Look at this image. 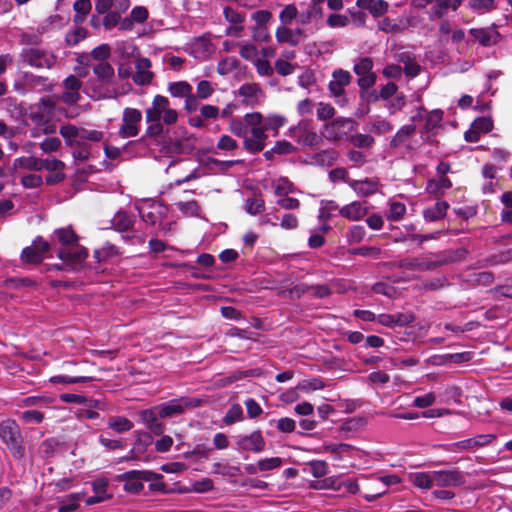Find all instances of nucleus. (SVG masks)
<instances>
[{
	"label": "nucleus",
	"instance_id": "obj_17",
	"mask_svg": "<svg viewBox=\"0 0 512 512\" xmlns=\"http://www.w3.org/2000/svg\"><path fill=\"white\" fill-rule=\"evenodd\" d=\"M496 439L495 434H480L473 438L465 439L454 444L455 450H474L492 443Z\"/></svg>",
	"mask_w": 512,
	"mask_h": 512
},
{
	"label": "nucleus",
	"instance_id": "obj_48",
	"mask_svg": "<svg viewBox=\"0 0 512 512\" xmlns=\"http://www.w3.org/2000/svg\"><path fill=\"white\" fill-rule=\"evenodd\" d=\"M230 131L244 139L245 135L248 133V124L245 117L243 119H233L230 123Z\"/></svg>",
	"mask_w": 512,
	"mask_h": 512
},
{
	"label": "nucleus",
	"instance_id": "obj_23",
	"mask_svg": "<svg viewBox=\"0 0 512 512\" xmlns=\"http://www.w3.org/2000/svg\"><path fill=\"white\" fill-rule=\"evenodd\" d=\"M303 35L301 29H290L286 25L279 26L276 30V39L279 43H288L292 46L299 44L300 39Z\"/></svg>",
	"mask_w": 512,
	"mask_h": 512
},
{
	"label": "nucleus",
	"instance_id": "obj_52",
	"mask_svg": "<svg viewBox=\"0 0 512 512\" xmlns=\"http://www.w3.org/2000/svg\"><path fill=\"white\" fill-rule=\"evenodd\" d=\"M298 16V10L294 5H287L279 14V19L283 25L290 24Z\"/></svg>",
	"mask_w": 512,
	"mask_h": 512
},
{
	"label": "nucleus",
	"instance_id": "obj_15",
	"mask_svg": "<svg viewBox=\"0 0 512 512\" xmlns=\"http://www.w3.org/2000/svg\"><path fill=\"white\" fill-rule=\"evenodd\" d=\"M198 403L197 400L174 399L158 405V414L160 418L171 417L183 413L188 407L197 406Z\"/></svg>",
	"mask_w": 512,
	"mask_h": 512
},
{
	"label": "nucleus",
	"instance_id": "obj_54",
	"mask_svg": "<svg viewBox=\"0 0 512 512\" xmlns=\"http://www.w3.org/2000/svg\"><path fill=\"white\" fill-rule=\"evenodd\" d=\"M282 462L279 457L264 458L258 461V468H260V471H270L279 468Z\"/></svg>",
	"mask_w": 512,
	"mask_h": 512
},
{
	"label": "nucleus",
	"instance_id": "obj_26",
	"mask_svg": "<svg viewBox=\"0 0 512 512\" xmlns=\"http://www.w3.org/2000/svg\"><path fill=\"white\" fill-rule=\"evenodd\" d=\"M139 213L145 222L154 225L161 219L163 207L158 203L146 204L139 208Z\"/></svg>",
	"mask_w": 512,
	"mask_h": 512
},
{
	"label": "nucleus",
	"instance_id": "obj_25",
	"mask_svg": "<svg viewBox=\"0 0 512 512\" xmlns=\"http://www.w3.org/2000/svg\"><path fill=\"white\" fill-rule=\"evenodd\" d=\"M54 238L61 245L60 249H70L78 244V237L71 227L56 229L54 231Z\"/></svg>",
	"mask_w": 512,
	"mask_h": 512
},
{
	"label": "nucleus",
	"instance_id": "obj_29",
	"mask_svg": "<svg viewBox=\"0 0 512 512\" xmlns=\"http://www.w3.org/2000/svg\"><path fill=\"white\" fill-rule=\"evenodd\" d=\"M60 134L68 146L74 147L81 144V128L74 125H65L60 128Z\"/></svg>",
	"mask_w": 512,
	"mask_h": 512
},
{
	"label": "nucleus",
	"instance_id": "obj_47",
	"mask_svg": "<svg viewBox=\"0 0 512 512\" xmlns=\"http://www.w3.org/2000/svg\"><path fill=\"white\" fill-rule=\"evenodd\" d=\"M307 469L315 478H321L327 474V464L321 460L309 462Z\"/></svg>",
	"mask_w": 512,
	"mask_h": 512
},
{
	"label": "nucleus",
	"instance_id": "obj_1",
	"mask_svg": "<svg viewBox=\"0 0 512 512\" xmlns=\"http://www.w3.org/2000/svg\"><path fill=\"white\" fill-rule=\"evenodd\" d=\"M245 120L248 124V133L243 139L244 148L251 153L262 151L268 138L263 126L262 114L259 112L248 113L245 115Z\"/></svg>",
	"mask_w": 512,
	"mask_h": 512
},
{
	"label": "nucleus",
	"instance_id": "obj_55",
	"mask_svg": "<svg viewBox=\"0 0 512 512\" xmlns=\"http://www.w3.org/2000/svg\"><path fill=\"white\" fill-rule=\"evenodd\" d=\"M21 256L22 260L27 263H38L43 259L41 252H38L33 245L25 248Z\"/></svg>",
	"mask_w": 512,
	"mask_h": 512
},
{
	"label": "nucleus",
	"instance_id": "obj_35",
	"mask_svg": "<svg viewBox=\"0 0 512 512\" xmlns=\"http://www.w3.org/2000/svg\"><path fill=\"white\" fill-rule=\"evenodd\" d=\"M168 91L173 97H187L192 92V86L186 81H178L170 83Z\"/></svg>",
	"mask_w": 512,
	"mask_h": 512
},
{
	"label": "nucleus",
	"instance_id": "obj_61",
	"mask_svg": "<svg viewBox=\"0 0 512 512\" xmlns=\"http://www.w3.org/2000/svg\"><path fill=\"white\" fill-rule=\"evenodd\" d=\"M86 37V30L84 28H76L66 34V42L68 45H76Z\"/></svg>",
	"mask_w": 512,
	"mask_h": 512
},
{
	"label": "nucleus",
	"instance_id": "obj_27",
	"mask_svg": "<svg viewBox=\"0 0 512 512\" xmlns=\"http://www.w3.org/2000/svg\"><path fill=\"white\" fill-rule=\"evenodd\" d=\"M408 480L419 489L428 490L434 486L432 472H412L408 474Z\"/></svg>",
	"mask_w": 512,
	"mask_h": 512
},
{
	"label": "nucleus",
	"instance_id": "obj_8",
	"mask_svg": "<svg viewBox=\"0 0 512 512\" xmlns=\"http://www.w3.org/2000/svg\"><path fill=\"white\" fill-rule=\"evenodd\" d=\"M87 255V250L78 244L70 249H59L57 256L62 261V266H56V268L75 270L82 265Z\"/></svg>",
	"mask_w": 512,
	"mask_h": 512
},
{
	"label": "nucleus",
	"instance_id": "obj_5",
	"mask_svg": "<svg viewBox=\"0 0 512 512\" xmlns=\"http://www.w3.org/2000/svg\"><path fill=\"white\" fill-rule=\"evenodd\" d=\"M0 438L8 445L14 457L21 458L24 456L20 430L15 421L6 419L0 423Z\"/></svg>",
	"mask_w": 512,
	"mask_h": 512
},
{
	"label": "nucleus",
	"instance_id": "obj_22",
	"mask_svg": "<svg viewBox=\"0 0 512 512\" xmlns=\"http://www.w3.org/2000/svg\"><path fill=\"white\" fill-rule=\"evenodd\" d=\"M151 61L148 58L142 57L136 61V73L133 80L137 85H147L153 78V73L150 71Z\"/></svg>",
	"mask_w": 512,
	"mask_h": 512
},
{
	"label": "nucleus",
	"instance_id": "obj_4",
	"mask_svg": "<svg viewBox=\"0 0 512 512\" xmlns=\"http://www.w3.org/2000/svg\"><path fill=\"white\" fill-rule=\"evenodd\" d=\"M55 115V101L51 98H43L37 105L36 111L32 112V118L39 126L32 131V136L37 137L41 133L51 134L56 126L49 123V119Z\"/></svg>",
	"mask_w": 512,
	"mask_h": 512
},
{
	"label": "nucleus",
	"instance_id": "obj_2",
	"mask_svg": "<svg viewBox=\"0 0 512 512\" xmlns=\"http://www.w3.org/2000/svg\"><path fill=\"white\" fill-rule=\"evenodd\" d=\"M338 210L339 215L349 221H359L363 219L369 212V206L367 201L355 200L341 208H338L337 204L333 201L322 202L319 218L321 220H327L330 218L333 211Z\"/></svg>",
	"mask_w": 512,
	"mask_h": 512
},
{
	"label": "nucleus",
	"instance_id": "obj_14",
	"mask_svg": "<svg viewBox=\"0 0 512 512\" xmlns=\"http://www.w3.org/2000/svg\"><path fill=\"white\" fill-rule=\"evenodd\" d=\"M237 449L240 451L260 453L264 450L266 442L260 431H253L249 435L237 437Z\"/></svg>",
	"mask_w": 512,
	"mask_h": 512
},
{
	"label": "nucleus",
	"instance_id": "obj_34",
	"mask_svg": "<svg viewBox=\"0 0 512 512\" xmlns=\"http://www.w3.org/2000/svg\"><path fill=\"white\" fill-rule=\"evenodd\" d=\"M108 427L117 433H124L133 428V423L123 416H114L109 418Z\"/></svg>",
	"mask_w": 512,
	"mask_h": 512
},
{
	"label": "nucleus",
	"instance_id": "obj_51",
	"mask_svg": "<svg viewBox=\"0 0 512 512\" xmlns=\"http://www.w3.org/2000/svg\"><path fill=\"white\" fill-rule=\"evenodd\" d=\"M148 127L146 129V135L149 137H160L165 133L166 124L160 121H146Z\"/></svg>",
	"mask_w": 512,
	"mask_h": 512
},
{
	"label": "nucleus",
	"instance_id": "obj_45",
	"mask_svg": "<svg viewBox=\"0 0 512 512\" xmlns=\"http://www.w3.org/2000/svg\"><path fill=\"white\" fill-rule=\"evenodd\" d=\"M415 132V125L409 124L401 127L396 135L393 137L391 144L393 146H398L402 142H404L407 138H409Z\"/></svg>",
	"mask_w": 512,
	"mask_h": 512
},
{
	"label": "nucleus",
	"instance_id": "obj_16",
	"mask_svg": "<svg viewBox=\"0 0 512 512\" xmlns=\"http://www.w3.org/2000/svg\"><path fill=\"white\" fill-rule=\"evenodd\" d=\"M433 484L439 487L459 486L463 483V477L456 470L432 471Z\"/></svg>",
	"mask_w": 512,
	"mask_h": 512
},
{
	"label": "nucleus",
	"instance_id": "obj_42",
	"mask_svg": "<svg viewBox=\"0 0 512 512\" xmlns=\"http://www.w3.org/2000/svg\"><path fill=\"white\" fill-rule=\"evenodd\" d=\"M469 8L478 14H484L495 8L494 0H470Z\"/></svg>",
	"mask_w": 512,
	"mask_h": 512
},
{
	"label": "nucleus",
	"instance_id": "obj_50",
	"mask_svg": "<svg viewBox=\"0 0 512 512\" xmlns=\"http://www.w3.org/2000/svg\"><path fill=\"white\" fill-rule=\"evenodd\" d=\"M178 209L186 216H196L198 215L199 206L196 201H180L175 204Z\"/></svg>",
	"mask_w": 512,
	"mask_h": 512
},
{
	"label": "nucleus",
	"instance_id": "obj_12",
	"mask_svg": "<svg viewBox=\"0 0 512 512\" xmlns=\"http://www.w3.org/2000/svg\"><path fill=\"white\" fill-rule=\"evenodd\" d=\"M351 75L348 71L339 69L333 72V79L329 83L331 94L336 97V103L344 106L347 99L344 95V88L350 83Z\"/></svg>",
	"mask_w": 512,
	"mask_h": 512
},
{
	"label": "nucleus",
	"instance_id": "obj_39",
	"mask_svg": "<svg viewBox=\"0 0 512 512\" xmlns=\"http://www.w3.org/2000/svg\"><path fill=\"white\" fill-rule=\"evenodd\" d=\"M93 380L89 376H67V375H56L50 378V382L53 384H76V383H88Z\"/></svg>",
	"mask_w": 512,
	"mask_h": 512
},
{
	"label": "nucleus",
	"instance_id": "obj_32",
	"mask_svg": "<svg viewBox=\"0 0 512 512\" xmlns=\"http://www.w3.org/2000/svg\"><path fill=\"white\" fill-rule=\"evenodd\" d=\"M406 205L402 202L390 200L386 217L390 221H399L406 214Z\"/></svg>",
	"mask_w": 512,
	"mask_h": 512
},
{
	"label": "nucleus",
	"instance_id": "obj_21",
	"mask_svg": "<svg viewBox=\"0 0 512 512\" xmlns=\"http://www.w3.org/2000/svg\"><path fill=\"white\" fill-rule=\"evenodd\" d=\"M191 50L195 58L207 59L214 53L215 47L209 37L202 36L193 41Z\"/></svg>",
	"mask_w": 512,
	"mask_h": 512
},
{
	"label": "nucleus",
	"instance_id": "obj_56",
	"mask_svg": "<svg viewBox=\"0 0 512 512\" xmlns=\"http://www.w3.org/2000/svg\"><path fill=\"white\" fill-rule=\"evenodd\" d=\"M349 18L342 14H331L327 18V25L330 28H343L349 24Z\"/></svg>",
	"mask_w": 512,
	"mask_h": 512
},
{
	"label": "nucleus",
	"instance_id": "obj_24",
	"mask_svg": "<svg viewBox=\"0 0 512 512\" xmlns=\"http://www.w3.org/2000/svg\"><path fill=\"white\" fill-rule=\"evenodd\" d=\"M108 483L107 478H97L92 484L94 495L86 499V504L92 505L110 498V494L107 492Z\"/></svg>",
	"mask_w": 512,
	"mask_h": 512
},
{
	"label": "nucleus",
	"instance_id": "obj_64",
	"mask_svg": "<svg viewBox=\"0 0 512 512\" xmlns=\"http://www.w3.org/2000/svg\"><path fill=\"white\" fill-rule=\"evenodd\" d=\"M471 125L474 127V129L480 132V134L489 132L493 127L491 119L487 117L477 118Z\"/></svg>",
	"mask_w": 512,
	"mask_h": 512
},
{
	"label": "nucleus",
	"instance_id": "obj_19",
	"mask_svg": "<svg viewBox=\"0 0 512 512\" xmlns=\"http://www.w3.org/2000/svg\"><path fill=\"white\" fill-rule=\"evenodd\" d=\"M470 34L485 47L495 45L500 40V33L495 29L494 26L471 29Z\"/></svg>",
	"mask_w": 512,
	"mask_h": 512
},
{
	"label": "nucleus",
	"instance_id": "obj_3",
	"mask_svg": "<svg viewBox=\"0 0 512 512\" xmlns=\"http://www.w3.org/2000/svg\"><path fill=\"white\" fill-rule=\"evenodd\" d=\"M178 112L171 107L167 97L154 96L151 105L145 111L146 121H160L166 126H172L178 121Z\"/></svg>",
	"mask_w": 512,
	"mask_h": 512
},
{
	"label": "nucleus",
	"instance_id": "obj_30",
	"mask_svg": "<svg viewBox=\"0 0 512 512\" xmlns=\"http://www.w3.org/2000/svg\"><path fill=\"white\" fill-rule=\"evenodd\" d=\"M133 223L134 217L124 211L117 212L111 220L112 228L117 231H127Z\"/></svg>",
	"mask_w": 512,
	"mask_h": 512
},
{
	"label": "nucleus",
	"instance_id": "obj_9",
	"mask_svg": "<svg viewBox=\"0 0 512 512\" xmlns=\"http://www.w3.org/2000/svg\"><path fill=\"white\" fill-rule=\"evenodd\" d=\"M142 113L135 108H125L122 116V124L119 128V135L122 138L135 137L140 132Z\"/></svg>",
	"mask_w": 512,
	"mask_h": 512
},
{
	"label": "nucleus",
	"instance_id": "obj_40",
	"mask_svg": "<svg viewBox=\"0 0 512 512\" xmlns=\"http://www.w3.org/2000/svg\"><path fill=\"white\" fill-rule=\"evenodd\" d=\"M91 7V2L89 0H76L74 3V10L76 12L74 21L76 23H82L91 11Z\"/></svg>",
	"mask_w": 512,
	"mask_h": 512
},
{
	"label": "nucleus",
	"instance_id": "obj_43",
	"mask_svg": "<svg viewBox=\"0 0 512 512\" xmlns=\"http://www.w3.org/2000/svg\"><path fill=\"white\" fill-rule=\"evenodd\" d=\"M81 494H70L65 500H63L58 508V512H71L78 508L79 501L81 500Z\"/></svg>",
	"mask_w": 512,
	"mask_h": 512
},
{
	"label": "nucleus",
	"instance_id": "obj_33",
	"mask_svg": "<svg viewBox=\"0 0 512 512\" xmlns=\"http://www.w3.org/2000/svg\"><path fill=\"white\" fill-rule=\"evenodd\" d=\"M449 205L445 201H438L434 207L428 208L424 211V217L428 221H436L445 216Z\"/></svg>",
	"mask_w": 512,
	"mask_h": 512
},
{
	"label": "nucleus",
	"instance_id": "obj_41",
	"mask_svg": "<svg viewBox=\"0 0 512 512\" xmlns=\"http://www.w3.org/2000/svg\"><path fill=\"white\" fill-rule=\"evenodd\" d=\"M392 125L387 120L377 117L373 119L367 126V129L376 134H385L392 130Z\"/></svg>",
	"mask_w": 512,
	"mask_h": 512
},
{
	"label": "nucleus",
	"instance_id": "obj_37",
	"mask_svg": "<svg viewBox=\"0 0 512 512\" xmlns=\"http://www.w3.org/2000/svg\"><path fill=\"white\" fill-rule=\"evenodd\" d=\"M452 186L451 181L447 177H440L439 180H430L427 183V191L431 194H442Z\"/></svg>",
	"mask_w": 512,
	"mask_h": 512
},
{
	"label": "nucleus",
	"instance_id": "obj_58",
	"mask_svg": "<svg viewBox=\"0 0 512 512\" xmlns=\"http://www.w3.org/2000/svg\"><path fill=\"white\" fill-rule=\"evenodd\" d=\"M17 162L19 163L20 167L27 168L29 170L33 171H40L42 170V159L34 158V157H27V158H20L17 159Z\"/></svg>",
	"mask_w": 512,
	"mask_h": 512
},
{
	"label": "nucleus",
	"instance_id": "obj_49",
	"mask_svg": "<svg viewBox=\"0 0 512 512\" xmlns=\"http://www.w3.org/2000/svg\"><path fill=\"white\" fill-rule=\"evenodd\" d=\"M323 387H324L323 381L321 379L314 378V379H306V380L301 381L298 384L297 389L304 391V392H311V391L320 390Z\"/></svg>",
	"mask_w": 512,
	"mask_h": 512
},
{
	"label": "nucleus",
	"instance_id": "obj_57",
	"mask_svg": "<svg viewBox=\"0 0 512 512\" xmlns=\"http://www.w3.org/2000/svg\"><path fill=\"white\" fill-rule=\"evenodd\" d=\"M103 139V132L98 130H89L81 128V144H86L87 141L99 142Z\"/></svg>",
	"mask_w": 512,
	"mask_h": 512
},
{
	"label": "nucleus",
	"instance_id": "obj_63",
	"mask_svg": "<svg viewBox=\"0 0 512 512\" xmlns=\"http://www.w3.org/2000/svg\"><path fill=\"white\" fill-rule=\"evenodd\" d=\"M61 146V141L57 137H48L40 144L41 149L45 153L57 151Z\"/></svg>",
	"mask_w": 512,
	"mask_h": 512
},
{
	"label": "nucleus",
	"instance_id": "obj_46",
	"mask_svg": "<svg viewBox=\"0 0 512 512\" xmlns=\"http://www.w3.org/2000/svg\"><path fill=\"white\" fill-rule=\"evenodd\" d=\"M238 66V60L234 57H227L221 60L217 66V72L221 75H228Z\"/></svg>",
	"mask_w": 512,
	"mask_h": 512
},
{
	"label": "nucleus",
	"instance_id": "obj_36",
	"mask_svg": "<svg viewBox=\"0 0 512 512\" xmlns=\"http://www.w3.org/2000/svg\"><path fill=\"white\" fill-rule=\"evenodd\" d=\"M272 186L274 188L275 194L278 196H285L294 192L293 183L290 182L286 177H279L274 179Z\"/></svg>",
	"mask_w": 512,
	"mask_h": 512
},
{
	"label": "nucleus",
	"instance_id": "obj_59",
	"mask_svg": "<svg viewBox=\"0 0 512 512\" xmlns=\"http://www.w3.org/2000/svg\"><path fill=\"white\" fill-rule=\"evenodd\" d=\"M94 73L102 80H108L113 75V68L107 62H100L94 67Z\"/></svg>",
	"mask_w": 512,
	"mask_h": 512
},
{
	"label": "nucleus",
	"instance_id": "obj_38",
	"mask_svg": "<svg viewBox=\"0 0 512 512\" xmlns=\"http://www.w3.org/2000/svg\"><path fill=\"white\" fill-rule=\"evenodd\" d=\"M287 122V119L279 114H269L265 118L263 117V126L265 130H274L275 132ZM277 135V133H275Z\"/></svg>",
	"mask_w": 512,
	"mask_h": 512
},
{
	"label": "nucleus",
	"instance_id": "obj_13",
	"mask_svg": "<svg viewBox=\"0 0 512 512\" xmlns=\"http://www.w3.org/2000/svg\"><path fill=\"white\" fill-rule=\"evenodd\" d=\"M373 61L370 58H360L354 64V72L359 76L358 85L362 89L373 86L376 82V75L372 72Z\"/></svg>",
	"mask_w": 512,
	"mask_h": 512
},
{
	"label": "nucleus",
	"instance_id": "obj_60",
	"mask_svg": "<svg viewBox=\"0 0 512 512\" xmlns=\"http://www.w3.org/2000/svg\"><path fill=\"white\" fill-rule=\"evenodd\" d=\"M120 20L121 15L119 14V12L109 11L105 13V16L103 18V26L106 30H111L119 24Z\"/></svg>",
	"mask_w": 512,
	"mask_h": 512
},
{
	"label": "nucleus",
	"instance_id": "obj_11",
	"mask_svg": "<svg viewBox=\"0 0 512 512\" xmlns=\"http://www.w3.org/2000/svg\"><path fill=\"white\" fill-rule=\"evenodd\" d=\"M24 62L37 68H51L55 62L56 57L45 50L39 48H30L22 54Z\"/></svg>",
	"mask_w": 512,
	"mask_h": 512
},
{
	"label": "nucleus",
	"instance_id": "obj_53",
	"mask_svg": "<svg viewBox=\"0 0 512 512\" xmlns=\"http://www.w3.org/2000/svg\"><path fill=\"white\" fill-rule=\"evenodd\" d=\"M346 236L350 242L359 243L365 238L366 230L361 225H354L348 230Z\"/></svg>",
	"mask_w": 512,
	"mask_h": 512
},
{
	"label": "nucleus",
	"instance_id": "obj_62",
	"mask_svg": "<svg viewBox=\"0 0 512 512\" xmlns=\"http://www.w3.org/2000/svg\"><path fill=\"white\" fill-rule=\"evenodd\" d=\"M435 400H436L435 394L433 392H429L425 395L417 396L414 399L413 404L415 407H418V408H426V407L433 405L435 403Z\"/></svg>",
	"mask_w": 512,
	"mask_h": 512
},
{
	"label": "nucleus",
	"instance_id": "obj_28",
	"mask_svg": "<svg viewBox=\"0 0 512 512\" xmlns=\"http://www.w3.org/2000/svg\"><path fill=\"white\" fill-rule=\"evenodd\" d=\"M327 485L330 486L334 490H341L342 488L345 491L356 494L359 491V485L356 479H344L341 480L339 478H328L326 479Z\"/></svg>",
	"mask_w": 512,
	"mask_h": 512
},
{
	"label": "nucleus",
	"instance_id": "obj_44",
	"mask_svg": "<svg viewBox=\"0 0 512 512\" xmlns=\"http://www.w3.org/2000/svg\"><path fill=\"white\" fill-rule=\"evenodd\" d=\"M243 419V410L239 404H234L230 407L228 412L223 418V421L226 425H231L235 422L241 421Z\"/></svg>",
	"mask_w": 512,
	"mask_h": 512
},
{
	"label": "nucleus",
	"instance_id": "obj_20",
	"mask_svg": "<svg viewBox=\"0 0 512 512\" xmlns=\"http://www.w3.org/2000/svg\"><path fill=\"white\" fill-rule=\"evenodd\" d=\"M346 183L353 189V191L360 197H368L378 191V183L371 179L354 180L347 179Z\"/></svg>",
	"mask_w": 512,
	"mask_h": 512
},
{
	"label": "nucleus",
	"instance_id": "obj_6",
	"mask_svg": "<svg viewBox=\"0 0 512 512\" xmlns=\"http://www.w3.org/2000/svg\"><path fill=\"white\" fill-rule=\"evenodd\" d=\"M288 135L303 146H318L322 142V137L314 131L312 121L303 119L296 126L288 130Z\"/></svg>",
	"mask_w": 512,
	"mask_h": 512
},
{
	"label": "nucleus",
	"instance_id": "obj_7",
	"mask_svg": "<svg viewBox=\"0 0 512 512\" xmlns=\"http://www.w3.org/2000/svg\"><path fill=\"white\" fill-rule=\"evenodd\" d=\"M355 129V122L350 118H337L326 123L322 136L329 141H338L348 136Z\"/></svg>",
	"mask_w": 512,
	"mask_h": 512
},
{
	"label": "nucleus",
	"instance_id": "obj_18",
	"mask_svg": "<svg viewBox=\"0 0 512 512\" xmlns=\"http://www.w3.org/2000/svg\"><path fill=\"white\" fill-rule=\"evenodd\" d=\"M64 92L61 100L66 104H74L80 98L81 82L73 75L64 80Z\"/></svg>",
	"mask_w": 512,
	"mask_h": 512
},
{
	"label": "nucleus",
	"instance_id": "obj_10",
	"mask_svg": "<svg viewBox=\"0 0 512 512\" xmlns=\"http://www.w3.org/2000/svg\"><path fill=\"white\" fill-rule=\"evenodd\" d=\"M124 481V489L131 493H138L144 488L143 482H150L159 478L151 471H130L120 476Z\"/></svg>",
	"mask_w": 512,
	"mask_h": 512
},
{
	"label": "nucleus",
	"instance_id": "obj_31",
	"mask_svg": "<svg viewBox=\"0 0 512 512\" xmlns=\"http://www.w3.org/2000/svg\"><path fill=\"white\" fill-rule=\"evenodd\" d=\"M239 95L247 104L254 105L259 101L261 90L256 84H245L239 88Z\"/></svg>",
	"mask_w": 512,
	"mask_h": 512
}]
</instances>
